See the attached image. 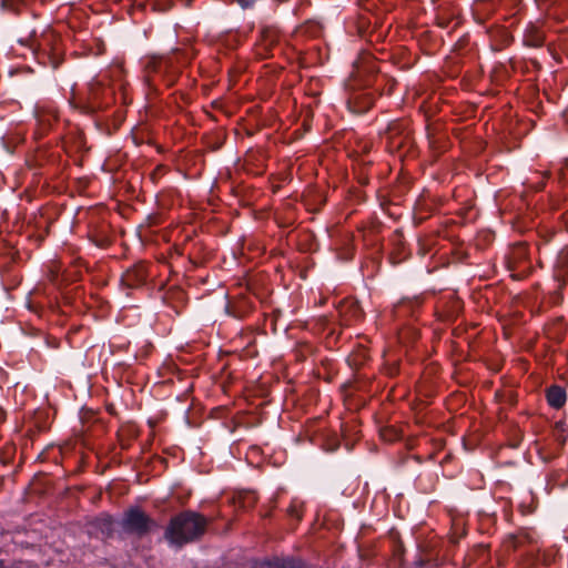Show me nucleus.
<instances>
[{
	"instance_id": "obj_1",
	"label": "nucleus",
	"mask_w": 568,
	"mask_h": 568,
	"mask_svg": "<svg viewBox=\"0 0 568 568\" xmlns=\"http://www.w3.org/2000/svg\"><path fill=\"white\" fill-rule=\"evenodd\" d=\"M205 519L194 513H182L171 519L165 530L166 540L174 546H183L200 537L205 529Z\"/></svg>"
},
{
	"instance_id": "obj_2",
	"label": "nucleus",
	"mask_w": 568,
	"mask_h": 568,
	"mask_svg": "<svg viewBox=\"0 0 568 568\" xmlns=\"http://www.w3.org/2000/svg\"><path fill=\"white\" fill-rule=\"evenodd\" d=\"M185 60L180 61L179 54H174L168 58H156L151 59L145 64V69L148 72V81L151 83L153 79L151 74L166 77L168 75V84H172L174 82V78L178 73L179 67L183 64Z\"/></svg>"
},
{
	"instance_id": "obj_3",
	"label": "nucleus",
	"mask_w": 568,
	"mask_h": 568,
	"mask_svg": "<svg viewBox=\"0 0 568 568\" xmlns=\"http://www.w3.org/2000/svg\"><path fill=\"white\" fill-rule=\"evenodd\" d=\"M124 531L144 536L155 526V523L139 508L129 509L121 521Z\"/></svg>"
},
{
	"instance_id": "obj_4",
	"label": "nucleus",
	"mask_w": 568,
	"mask_h": 568,
	"mask_svg": "<svg viewBox=\"0 0 568 568\" xmlns=\"http://www.w3.org/2000/svg\"><path fill=\"white\" fill-rule=\"evenodd\" d=\"M546 398L550 407L559 409L565 405L567 394L561 386L552 385L547 389Z\"/></svg>"
},
{
	"instance_id": "obj_5",
	"label": "nucleus",
	"mask_w": 568,
	"mask_h": 568,
	"mask_svg": "<svg viewBox=\"0 0 568 568\" xmlns=\"http://www.w3.org/2000/svg\"><path fill=\"white\" fill-rule=\"evenodd\" d=\"M270 568H307L302 561L294 558H274L265 562Z\"/></svg>"
},
{
	"instance_id": "obj_6",
	"label": "nucleus",
	"mask_w": 568,
	"mask_h": 568,
	"mask_svg": "<svg viewBox=\"0 0 568 568\" xmlns=\"http://www.w3.org/2000/svg\"><path fill=\"white\" fill-rule=\"evenodd\" d=\"M556 276L564 278V272L568 268V250H564L559 253L556 261Z\"/></svg>"
},
{
	"instance_id": "obj_7",
	"label": "nucleus",
	"mask_w": 568,
	"mask_h": 568,
	"mask_svg": "<svg viewBox=\"0 0 568 568\" xmlns=\"http://www.w3.org/2000/svg\"><path fill=\"white\" fill-rule=\"evenodd\" d=\"M525 43L530 47H541L544 44V34L531 28L525 37Z\"/></svg>"
},
{
	"instance_id": "obj_8",
	"label": "nucleus",
	"mask_w": 568,
	"mask_h": 568,
	"mask_svg": "<svg viewBox=\"0 0 568 568\" xmlns=\"http://www.w3.org/2000/svg\"><path fill=\"white\" fill-rule=\"evenodd\" d=\"M357 99H358V97H352L347 100V105H348L349 111L355 112V113L364 112L372 104V99H366L362 105H355V102Z\"/></svg>"
},
{
	"instance_id": "obj_9",
	"label": "nucleus",
	"mask_w": 568,
	"mask_h": 568,
	"mask_svg": "<svg viewBox=\"0 0 568 568\" xmlns=\"http://www.w3.org/2000/svg\"><path fill=\"white\" fill-rule=\"evenodd\" d=\"M237 3L243 8V9H246V8H250L254 4L255 0H236Z\"/></svg>"
},
{
	"instance_id": "obj_10",
	"label": "nucleus",
	"mask_w": 568,
	"mask_h": 568,
	"mask_svg": "<svg viewBox=\"0 0 568 568\" xmlns=\"http://www.w3.org/2000/svg\"><path fill=\"white\" fill-rule=\"evenodd\" d=\"M102 520H103V525L105 526V529L111 530V526H112L111 517L105 516Z\"/></svg>"
},
{
	"instance_id": "obj_11",
	"label": "nucleus",
	"mask_w": 568,
	"mask_h": 568,
	"mask_svg": "<svg viewBox=\"0 0 568 568\" xmlns=\"http://www.w3.org/2000/svg\"><path fill=\"white\" fill-rule=\"evenodd\" d=\"M562 179L565 181H568V163L565 165V168L562 169Z\"/></svg>"
},
{
	"instance_id": "obj_12",
	"label": "nucleus",
	"mask_w": 568,
	"mask_h": 568,
	"mask_svg": "<svg viewBox=\"0 0 568 568\" xmlns=\"http://www.w3.org/2000/svg\"><path fill=\"white\" fill-rule=\"evenodd\" d=\"M292 515H294L295 517L300 518V515L296 513L295 509H292Z\"/></svg>"
},
{
	"instance_id": "obj_13",
	"label": "nucleus",
	"mask_w": 568,
	"mask_h": 568,
	"mask_svg": "<svg viewBox=\"0 0 568 568\" xmlns=\"http://www.w3.org/2000/svg\"><path fill=\"white\" fill-rule=\"evenodd\" d=\"M0 568H2V561H0Z\"/></svg>"
}]
</instances>
